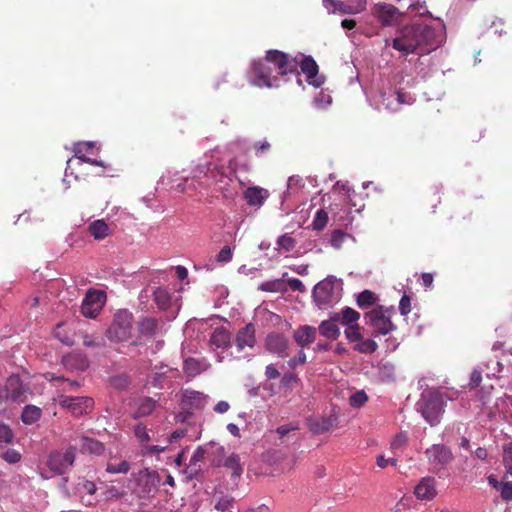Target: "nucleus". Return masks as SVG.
I'll use <instances>...</instances> for the list:
<instances>
[{
	"label": "nucleus",
	"instance_id": "8",
	"mask_svg": "<svg viewBox=\"0 0 512 512\" xmlns=\"http://www.w3.org/2000/svg\"><path fill=\"white\" fill-rule=\"evenodd\" d=\"M382 306H378L365 314L367 324L374 329L375 335H387L396 329L395 324L387 316Z\"/></svg>",
	"mask_w": 512,
	"mask_h": 512
},
{
	"label": "nucleus",
	"instance_id": "35",
	"mask_svg": "<svg viewBox=\"0 0 512 512\" xmlns=\"http://www.w3.org/2000/svg\"><path fill=\"white\" fill-rule=\"evenodd\" d=\"M134 435L140 443L141 448L147 446L149 441L151 440L150 435L148 433L147 426L142 422H139L134 427Z\"/></svg>",
	"mask_w": 512,
	"mask_h": 512
},
{
	"label": "nucleus",
	"instance_id": "2",
	"mask_svg": "<svg viewBox=\"0 0 512 512\" xmlns=\"http://www.w3.org/2000/svg\"><path fill=\"white\" fill-rule=\"evenodd\" d=\"M444 405L443 394L438 390H429L422 393L417 402V410L431 426H434L440 423Z\"/></svg>",
	"mask_w": 512,
	"mask_h": 512
},
{
	"label": "nucleus",
	"instance_id": "47",
	"mask_svg": "<svg viewBox=\"0 0 512 512\" xmlns=\"http://www.w3.org/2000/svg\"><path fill=\"white\" fill-rule=\"evenodd\" d=\"M305 363H306V354L302 349H300L297 356L290 358L287 361V365L290 369H295L297 366L303 365Z\"/></svg>",
	"mask_w": 512,
	"mask_h": 512
},
{
	"label": "nucleus",
	"instance_id": "45",
	"mask_svg": "<svg viewBox=\"0 0 512 512\" xmlns=\"http://www.w3.org/2000/svg\"><path fill=\"white\" fill-rule=\"evenodd\" d=\"M14 438V433L9 425L0 423V443L9 444Z\"/></svg>",
	"mask_w": 512,
	"mask_h": 512
},
{
	"label": "nucleus",
	"instance_id": "44",
	"mask_svg": "<svg viewBox=\"0 0 512 512\" xmlns=\"http://www.w3.org/2000/svg\"><path fill=\"white\" fill-rule=\"evenodd\" d=\"M328 222V214L323 209L317 211L314 220L312 222V226L314 230L320 231L322 230Z\"/></svg>",
	"mask_w": 512,
	"mask_h": 512
},
{
	"label": "nucleus",
	"instance_id": "15",
	"mask_svg": "<svg viewBox=\"0 0 512 512\" xmlns=\"http://www.w3.org/2000/svg\"><path fill=\"white\" fill-rule=\"evenodd\" d=\"M289 345L290 343L287 336L280 332H271L265 338L266 350L279 358L289 356Z\"/></svg>",
	"mask_w": 512,
	"mask_h": 512
},
{
	"label": "nucleus",
	"instance_id": "50",
	"mask_svg": "<svg viewBox=\"0 0 512 512\" xmlns=\"http://www.w3.org/2000/svg\"><path fill=\"white\" fill-rule=\"evenodd\" d=\"M408 437L405 433H399L395 436L391 443V449L393 451L402 449L407 443Z\"/></svg>",
	"mask_w": 512,
	"mask_h": 512
},
{
	"label": "nucleus",
	"instance_id": "59",
	"mask_svg": "<svg viewBox=\"0 0 512 512\" xmlns=\"http://www.w3.org/2000/svg\"><path fill=\"white\" fill-rule=\"evenodd\" d=\"M376 463L380 468H386L388 465L395 466L397 464L396 458H385L380 455L376 459Z\"/></svg>",
	"mask_w": 512,
	"mask_h": 512
},
{
	"label": "nucleus",
	"instance_id": "41",
	"mask_svg": "<svg viewBox=\"0 0 512 512\" xmlns=\"http://www.w3.org/2000/svg\"><path fill=\"white\" fill-rule=\"evenodd\" d=\"M348 237L349 234L343 232L342 230H334L330 238L331 246L334 247L335 249H340Z\"/></svg>",
	"mask_w": 512,
	"mask_h": 512
},
{
	"label": "nucleus",
	"instance_id": "31",
	"mask_svg": "<svg viewBox=\"0 0 512 512\" xmlns=\"http://www.w3.org/2000/svg\"><path fill=\"white\" fill-rule=\"evenodd\" d=\"M157 401L150 398L144 397L139 400L137 409L133 413V418H141L150 415L156 408Z\"/></svg>",
	"mask_w": 512,
	"mask_h": 512
},
{
	"label": "nucleus",
	"instance_id": "17",
	"mask_svg": "<svg viewBox=\"0 0 512 512\" xmlns=\"http://www.w3.org/2000/svg\"><path fill=\"white\" fill-rule=\"evenodd\" d=\"M333 7L332 12L340 14H357L366 9V0H324Z\"/></svg>",
	"mask_w": 512,
	"mask_h": 512
},
{
	"label": "nucleus",
	"instance_id": "23",
	"mask_svg": "<svg viewBox=\"0 0 512 512\" xmlns=\"http://www.w3.org/2000/svg\"><path fill=\"white\" fill-rule=\"evenodd\" d=\"M256 343L255 327L252 323L240 329L235 338V344L239 351L246 347L252 348Z\"/></svg>",
	"mask_w": 512,
	"mask_h": 512
},
{
	"label": "nucleus",
	"instance_id": "60",
	"mask_svg": "<svg viewBox=\"0 0 512 512\" xmlns=\"http://www.w3.org/2000/svg\"><path fill=\"white\" fill-rule=\"evenodd\" d=\"M265 376L267 379L272 380L277 379L280 376V373L275 367V365L269 364L265 368Z\"/></svg>",
	"mask_w": 512,
	"mask_h": 512
},
{
	"label": "nucleus",
	"instance_id": "39",
	"mask_svg": "<svg viewBox=\"0 0 512 512\" xmlns=\"http://www.w3.org/2000/svg\"><path fill=\"white\" fill-rule=\"evenodd\" d=\"M376 301L375 294L370 290H364L357 297V304L361 308L369 307Z\"/></svg>",
	"mask_w": 512,
	"mask_h": 512
},
{
	"label": "nucleus",
	"instance_id": "9",
	"mask_svg": "<svg viewBox=\"0 0 512 512\" xmlns=\"http://www.w3.org/2000/svg\"><path fill=\"white\" fill-rule=\"evenodd\" d=\"M106 303V293L90 288L82 301L81 313L87 318H95Z\"/></svg>",
	"mask_w": 512,
	"mask_h": 512
},
{
	"label": "nucleus",
	"instance_id": "43",
	"mask_svg": "<svg viewBox=\"0 0 512 512\" xmlns=\"http://www.w3.org/2000/svg\"><path fill=\"white\" fill-rule=\"evenodd\" d=\"M215 509L221 512H237L234 507V500L229 497L220 498L215 504Z\"/></svg>",
	"mask_w": 512,
	"mask_h": 512
},
{
	"label": "nucleus",
	"instance_id": "3",
	"mask_svg": "<svg viewBox=\"0 0 512 512\" xmlns=\"http://www.w3.org/2000/svg\"><path fill=\"white\" fill-rule=\"evenodd\" d=\"M273 68L266 60V56L262 59L253 60L247 71V78L251 85L258 88H275L278 87V75H273Z\"/></svg>",
	"mask_w": 512,
	"mask_h": 512
},
{
	"label": "nucleus",
	"instance_id": "46",
	"mask_svg": "<svg viewBox=\"0 0 512 512\" xmlns=\"http://www.w3.org/2000/svg\"><path fill=\"white\" fill-rule=\"evenodd\" d=\"M368 400V397L364 391H357L350 397V405L353 408H359L363 406Z\"/></svg>",
	"mask_w": 512,
	"mask_h": 512
},
{
	"label": "nucleus",
	"instance_id": "64",
	"mask_svg": "<svg viewBox=\"0 0 512 512\" xmlns=\"http://www.w3.org/2000/svg\"><path fill=\"white\" fill-rule=\"evenodd\" d=\"M155 300L157 303H168L169 297L165 290L158 289L155 291Z\"/></svg>",
	"mask_w": 512,
	"mask_h": 512
},
{
	"label": "nucleus",
	"instance_id": "24",
	"mask_svg": "<svg viewBox=\"0 0 512 512\" xmlns=\"http://www.w3.org/2000/svg\"><path fill=\"white\" fill-rule=\"evenodd\" d=\"M339 320L340 314H333L330 319L322 321L318 327L319 333L328 339L336 340L340 336Z\"/></svg>",
	"mask_w": 512,
	"mask_h": 512
},
{
	"label": "nucleus",
	"instance_id": "37",
	"mask_svg": "<svg viewBox=\"0 0 512 512\" xmlns=\"http://www.w3.org/2000/svg\"><path fill=\"white\" fill-rule=\"evenodd\" d=\"M393 92L392 89L388 91H384L381 93V104L389 111L396 112L399 110V105L396 102V99L392 97Z\"/></svg>",
	"mask_w": 512,
	"mask_h": 512
},
{
	"label": "nucleus",
	"instance_id": "13",
	"mask_svg": "<svg viewBox=\"0 0 512 512\" xmlns=\"http://www.w3.org/2000/svg\"><path fill=\"white\" fill-rule=\"evenodd\" d=\"M59 404L79 417L92 409L94 401L90 397L60 396Z\"/></svg>",
	"mask_w": 512,
	"mask_h": 512
},
{
	"label": "nucleus",
	"instance_id": "19",
	"mask_svg": "<svg viewBox=\"0 0 512 512\" xmlns=\"http://www.w3.org/2000/svg\"><path fill=\"white\" fill-rule=\"evenodd\" d=\"M426 455L431 463L436 464H448L453 460V454L451 450L441 444H434L426 450Z\"/></svg>",
	"mask_w": 512,
	"mask_h": 512
},
{
	"label": "nucleus",
	"instance_id": "1",
	"mask_svg": "<svg viewBox=\"0 0 512 512\" xmlns=\"http://www.w3.org/2000/svg\"><path fill=\"white\" fill-rule=\"evenodd\" d=\"M392 47L402 55L425 54L438 47L436 31L426 24H412L399 29L392 39Z\"/></svg>",
	"mask_w": 512,
	"mask_h": 512
},
{
	"label": "nucleus",
	"instance_id": "58",
	"mask_svg": "<svg viewBox=\"0 0 512 512\" xmlns=\"http://www.w3.org/2000/svg\"><path fill=\"white\" fill-rule=\"evenodd\" d=\"M482 381V371L481 370H473L470 376V386L471 388H476L480 385Z\"/></svg>",
	"mask_w": 512,
	"mask_h": 512
},
{
	"label": "nucleus",
	"instance_id": "38",
	"mask_svg": "<svg viewBox=\"0 0 512 512\" xmlns=\"http://www.w3.org/2000/svg\"><path fill=\"white\" fill-rule=\"evenodd\" d=\"M503 465L506 474L512 477V442L503 446Z\"/></svg>",
	"mask_w": 512,
	"mask_h": 512
},
{
	"label": "nucleus",
	"instance_id": "36",
	"mask_svg": "<svg viewBox=\"0 0 512 512\" xmlns=\"http://www.w3.org/2000/svg\"><path fill=\"white\" fill-rule=\"evenodd\" d=\"M276 249L279 251L290 252L296 246V240L289 234L281 235L276 241Z\"/></svg>",
	"mask_w": 512,
	"mask_h": 512
},
{
	"label": "nucleus",
	"instance_id": "22",
	"mask_svg": "<svg viewBox=\"0 0 512 512\" xmlns=\"http://www.w3.org/2000/svg\"><path fill=\"white\" fill-rule=\"evenodd\" d=\"M317 329L309 325L299 326L293 333V338L297 345L303 350L316 340Z\"/></svg>",
	"mask_w": 512,
	"mask_h": 512
},
{
	"label": "nucleus",
	"instance_id": "56",
	"mask_svg": "<svg viewBox=\"0 0 512 512\" xmlns=\"http://www.w3.org/2000/svg\"><path fill=\"white\" fill-rule=\"evenodd\" d=\"M205 450L202 447H198L190 458V466H196L199 462L204 459Z\"/></svg>",
	"mask_w": 512,
	"mask_h": 512
},
{
	"label": "nucleus",
	"instance_id": "20",
	"mask_svg": "<svg viewBox=\"0 0 512 512\" xmlns=\"http://www.w3.org/2000/svg\"><path fill=\"white\" fill-rule=\"evenodd\" d=\"M338 418L335 415L308 419V427L314 434H322L337 427Z\"/></svg>",
	"mask_w": 512,
	"mask_h": 512
},
{
	"label": "nucleus",
	"instance_id": "6",
	"mask_svg": "<svg viewBox=\"0 0 512 512\" xmlns=\"http://www.w3.org/2000/svg\"><path fill=\"white\" fill-rule=\"evenodd\" d=\"M266 60L278 70V75L287 76L294 74L299 78L300 73L298 72V60L291 55L284 53L280 50L270 49L266 52ZM300 83L301 80L298 79Z\"/></svg>",
	"mask_w": 512,
	"mask_h": 512
},
{
	"label": "nucleus",
	"instance_id": "12",
	"mask_svg": "<svg viewBox=\"0 0 512 512\" xmlns=\"http://www.w3.org/2000/svg\"><path fill=\"white\" fill-rule=\"evenodd\" d=\"M76 447L69 446L65 452L54 451L49 455L47 465L57 474L65 473L74 463Z\"/></svg>",
	"mask_w": 512,
	"mask_h": 512
},
{
	"label": "nucleus",
	"instance_id": "10",
	"mask_svg": "<svg viewBox=\"0 0 512 512\" xmlns=\"http://www.w3.org/2000/svg\"><path fill=\"white\" fill-rule=\"evenodd\" d=\"M346 339L354 351L362 354H372L378 349V344L371 338L364 339L360 326L346 328L344 330Z\"/></svg>",
	"mask_w": 512,
	"mask_h": 512
},
{
	"label": "nucleus",
	"instance_id": "63",
	"mask_svg": "<svg viewBox=\"0 0 512 512\" xmlns=\"http://www.w3.org/2000/svg\"><path fill=\"white\" fill-rule=\"evenodd\" d=\"M197 362L194 359H187L184 363V369L189 374H195L197 372Z\"/></svg>",
	"mask_w": 512,
	"mask_h": 512
},
{
	"label": "nucleus",
	"instance_id": "53",
	"mask_svg": "<svg viewBox=\"0 0 512 512\" xmlns=\"http://www.w3.org/2000/svg\"><path fill=\"white\" fill-rule=\"evenodd\" d=\"M501 498L504 501L512 500V481H507L501 484Z\"/></svg>",
	"mask_w": 512,
	"mask_h": 512
},
{
	"label": "nucleus",
	"instance_id": "62",
	"mask_svg": "<svg viewBox=\"0 0 512 512\" xmlns=\"http://www.w3.org/2000/svg\"><path fill=\"white\" fill-rule=\"evenodd\" d=\"M296 429H298L297 426H295L293 424H288V425H282V426L278 427L276 432L282 438V437L286 436L289 432L296 430Z\"/></svg>",
	"mask_w": 512,
	"mask_h": 512
},
{
	"label": "nucleus",
	"instance_id": "27",
	"mask_svg": "<svg viewBox=\"0 0 512 512\" xmlns=\"http://www.w3.org/2000/svg\"><path fill=\"white\" fill-rule=\"evenodd\" d=\"M88 232L95 240H103L112 233V230L103 219H98L88 225Z\"/></svg>",
	"mask_w": 512,
	"mask_h": 512
},
{
	"label": "nucleus",
	"instance_id": "33",
	"mask_svg": "<svg viewBox=\"0 0 512 512\" xmlns=\"http://www.w3.org/2000/svg\"><path fill=\"white\" fill-rule=\"evenodd\" d=\"M339 314H340L339 323H341L342 325H345L346 328L359 326L358 320L360 319V313L357 312L356 310H354L350 307H345L344 309H342V311Z\"/></svg>",
	"mask_w": 512,
	"mask_h": 512
},
{
	"label": "nucleus",
	"instance_id": "21",
	"mask_svg": "<svg viewBox=\"0 0 512 512\" xmlns=\"http://www.w3.org/2000/svg\"><path fill=\"white\" fill-rule=\"evenodd\" d=\"M334 281L325 279L315 285L313 289V297L318 304H328L333 295Z\"/></svg>",
	"mask_w": 512,
	"mask_h": 512
},
{
	"label": "nucleus",
	"instance_id": "18",
	"mask_svg": "<svg viewBox=\"0 0 512 512\" xmlns=\"http://www.w3.org/2000/svg\"><path fill=\"white\" fill-rule=\"evenodd\" d=\"M269 196V191L260 186L248 187L243 192V198L245 199L247 205L255 208H260L263 206L264 202L269 198Z\"/></svg>",
	"mask_w": 512,
	"mask_h": 512
},
{
	"label": "nucleus",
	"instance_id": "16",
	"mask_svg": "<svg viewBox=\"0 0 512 512\" xmlns=\"http://www.w3.org/2000/svg\"><path fill=\"white\" fill-rule=\"evenodd\" d=\"M373 15L384 26H391L397 24L401 18L399 10L387 3H378L373 8Z\"/></svg>",
	"mask_w": 512,
	"mask_h": 512
},
{
	"label": "nucleus",
	"instance_id": "29",
	"mask_svg": "<svg viewBox=\"0 0 512 512\" xmlns=\"http://www.w3.org/2000/svg\"><path fill=\"white\" fill-rule=\"evenodd\" d=\"M230 332L224 327H217L210 336V344L216 348H226L230 345Z\"/></svg>",
	"mask_w": 512,
	"mask_h": 512
},
{
	"label": "nucleus",
	"instance_id": "28",
	"mask_svg": "<svg viewBox=\"0 0 512 512\" xmlns=\"http://www.w3.org/2000/svg\"><path fill=\"white\" fill-rule=\"evenodd\" d=\"M140 336L153 338L159 331V322L155 318L145 317L138 324Z\"/></svg>",
	"mask_w": 512,
	"mask_h": 512
},
{
	"label": "nucleus",
	"instance_id": "54",
	"mask_svg": "<svg viewBox=\"0 0 512 512\" xmlns=\"http://www.w3.org/2000/svg\"><path fill=\"white\" fill-rule=\"evenodd\" d=\"M232 259V250L229 246H224L217 255V261L227 263Z\"/></svg>",
	"mask_w": 512,
	"mask_h": 512
},
{
	"label": "nucleus",
	"instance_id": "55",
	"mask_svg": "<svg viewBox=\"0 0 512 512\" xmlns=\"http://www.w3.org/2000/svg\"><path fill=\"white\" fill-rule=\"evenodd\" d=\"M270 147H271V145L267 141L256 142L253 145L255 154L257 156H262L263 154L267 153L270 150Z\"/></svg>",
	"mask_w": 512,
	"mask_h": 512
},
{
	"label": "nucleus",
	"instance_id": "25",
	"mask_svg": "<svg viewBox=\"0 0 512 512\" xmlns=\"http://www.w3.org/2000/svg\"><path fill=\"white\" fill-rule=\"evenodd\" d=\"M298 66H300L302 73L306 75L309 84L317 87L321 85V82L315 80L319 67L311 56H304Z\"/></svg>",
	"mask_w": 512,
	"mask_h": 512
},
{
	"label": "nucleus",
	"instance_id": "7",
	"mask_svg": "<svg viewBox=\"0 0 512 512\" xmlns=\"http://www.w3.org/2000/svg\"><path fill=\"white\" fill-rule=\"evenodd\" d=\"M94 149L93 142H80L75 144L74 151V159H69L67 161L66 171L70 170L71 174L74 173L75 170H79V172L84 171V164H90L95 166H100L102 168H106V165L101 160L92 159L86 157V154L92 153Z\"/></svg>",
	"mask_w": 512,
	"mask_h": 512
},
{
	"label": "nucleus",
	"instance_id": "26",
	"mask_svg": "<svg viewBox=\"0 0 512 512\" xmlns=\"http://www.w3.org/2000/svg\"><path fill=\"white\" fill-rule=\"evenodd\" d=\"M416 497L422 500H430L436 494L435 479L433 477L423 478L415 487L414 491Z\"/></svg>",
	"mask_w": 512,
	"mask_h": 512
},
{
	"label": "nucleus",
	"instance_id": "48",
	"mask_svg": "<svg viewBox=\"0 0 512 512\" xmlns=\"http://www.w3.org/2000/svg\"><path fill=\"white\" fill-rule=\"evenodd\" d=\"M166 449H167V446L149 445V443H148L147 446L142 448L141 453L143 456H151L154 454L162 453V452L166 451Z\"/></svg>",
	"mask_w": 512,
	"mask_h": 512
},
{
	"label": "nucleus",
	"instance_id": "61",
	"mask_svg": "<svg viewBox=\"0 0 512 512\" xmlns=\"http://www.w3.org/2000/svg\"><path fill=\"white\" fill-rule=\"evenodd\" d=\"M186 435H187L186 429H177L171 433V435L168 438V442L169 443L177 442L179 439L185 437Z\"/></svg>",
	"mask_w": 512,
	"mask_h": 512
},
{
	"label": "nucleus",
	"instance_id": "52",
	"mask_svg": "<svg viewBox=\"0 0 512 512\" xmlns=\"http://www.w3.org/2000/svg\"><path fill=\"white\" fill-rule=\"evenodd\" d=\"M83 345L86 347H101L104 345L103 339L94 338L91 335H83Z\"/></svg>",
	"mask_w": 512,
	"mask_h": 512
},
{
	"label": "nucleus",
	"instance_id": "57",
	"mask_svg": "<svg viewBox=\"0 0 512 512\" xmlns=\"http://www.w3.org/2000/svg\"><path fill=\"white\" fill-rule=\"evenodd\" d=\"M288 285L291 290L298 292H305L306 288L303 282L300 279L292 278L288 280Z\"/></svg>",
	"mask_w": 512,
	"mask_h": 512
},
{
	"label": "nucleus",
	"instance_id": "49",
	"mask_svg": "<svg viewBox=\"0 0 512 512\" xmlns=\"http://www.w3.org/2000/svg\"><path fill=\"white\" fill-rule=\"evenodd\" d=\"M2 457L9 464H15L21 460V454L15 449H8Z\"/></svg>",
	"mask_w": 512,
	"mask_h": 512
},
{
	"label": "nucleus",
	"instance_id": "51",
	"mask_svg": "<svg viewBox=\"0 0 512 512\" xmlns=\"http://www.w3.org/2000/svg\"><path fill=\"white\" fill-rule=\"evenodd\" d=\"M399 310L403 316H406L411 312V299L408 295L404 294L400 299Z\"/></svg>",
	"mask_w": 512,
	"mask_h": 512
},
{
	"label": "nucleus",
	"instance_id": "11",
	"mask_svg": "<svg viewBox=\"0 0 512 512\" xmlns=\"http://www.w3.org/2000/svg\"><path fill=\"white\" fill-rule=\"evenodd\" d=\"M200 171L213 179L216 183L228 185L232 181V175L235 174L234 160L229 161V166L225 167L217 163H207L199 166Z\"/></svg>",
	"mask_w": 512,
	"mask_h": 512
},
{
	"label": "nucleus",
	"instance_id": "40",
	"mask_svg": "<svg viewBox=\"0 0 512 512\" xmlns=\"http://www.w3.org/2000/svg\"><path fill=\"white\" fill-rule=\"evenodd\" d=\"M130 470V463L126 460L121 461L119 464L109 462L106 466V471L111 474H126Z\"/></svg>",
	"mask_w": 512,
	"mask_h": 512
},
{
	"label": "nucleus",
	"instance_id": "42",
	"mask_svg": "<svg viewBox=\"0 0 512 512\" xmlns=\"http://www.w3.org/2000/svg\"><path fill=\"white\" fill-rule=\"evenodd\" d=\"M392 92H393L392 97H394L396 99V102L399 105V108L403 104L411 105L415 101V99L411 96V94L406 93L402 90L392 89Z\"/></svg>",
	"mask_w": 512,
	"mask_h": 512
},
{
	"label": "nucleus",
	"instance_id": "4",
	"mask_svg": "<svg viewBox=\"0 0 512 512\" xmlns=\"http://www.w3.org/2000/svg\"><path fill=\"white\" fill-rule=\"evenodd\" d=\"M30 387L23 383L19 375H10L4 386L0 385V404L7 401L15 403H24L27 401V395L30 393Z\"/></svg>",
	"mask_w": 512,
	"mask_h": 512
},
{
	"label": "nucleus",
	"instance_id": "5",
	"mask_svg": "<svg viewBox=\"0 0 512 512\" xmlns=\"http://www.w3.org/2000/svg\"><path fill=\"white\" fill-rule=\"evenodd\" d=\"M133 332V315L127 310H120L107 330L109 339L124 342L131 338Z\"/></svg>",
	"mask_w": 512,
	"mask_h": 512
},
{
	"label": "nucleus",
	"instance_id": "32",
	"mask_svg": "<svg viewBox=\"0 0 512 512\" xmlns=\"http://www.w3.org/2000/svg\"><path fill=\"white\" fill-rule=\"evenodd\" d=\"M42 410L35 405H26L21 414V420L26 425H32L40 420Z\"/></svg>",
	"mask_w": 512,
	"mask_h": 512
},
{
	"label": "nucleus",
	"instance_id": "30",
	"mask_svg": "<svg viewBox=\"0 0 512 512\" xmlns=\"http://www.w3.org/2000/svg\"><path fill=\"white\" fill-rule=\"evenodd\" d=\"M80 448L83 452H88L95 455H101L105 450V446L102 442L85 436L81 437L80 439Z\"/></svg>",
	"mask_w": 512,
	"mask_h": 512
},
{
	"label": "nucleus",
	"instance_id": "34",
	"mask_svg": "<svg viewBox=\"0 0 512 512\" xmlns=\"http://www.w3.org/2000/svg\"><path fill=\"white\" fill-rule=\"evenodd\" d=\"M223 466L232 471V477L237 479L243 473V467L240 463V457L237 454H231L223 463Z\"/></svg>",
	"mask_w": 512,
	"mask_h": 512
},
{
	"label": "nucleus",
	"instance_id": "14",
	"mask_svg": "<svg viewBox=\"0 0 512 512\" xmlns=\"http://www.w3.org/2000/svg\"><path fill=\"white\" fill-rule=\"evenodd\" d=\"M181 403L186 412L185 414L180 413L177 415V419L184 422L187 420L188 415L191 414V410L202 409L204 407L206 403V395L199 391L185 390Z\"/></svg>",
	"mask_w": 512,
	"mask_h": 512
}]
</instances>
